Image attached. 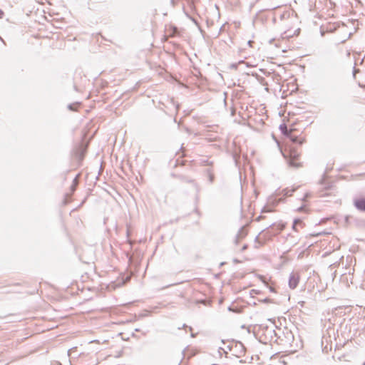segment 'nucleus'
I'll return each mask as SVG.
<instances>
[{
	"label": "nucleus",
	"instance_id": "nucleus-11",
	"mask_svg": "<svg viewBox=\"0 0 365 365\" xmlns=\"http://www.w3.org/2000/svg\"><path fill=\"white\" fill-rule=\"evenodd\" d=\"M240 239L239 237H237V236L236 235L235 236V240H234V242L235 245H238L239 242H240Z\"/></svg>",
	"mask_w": 365,
	"mask_h": 365
},
{
	"label": "nucleus",
	"instance_id": "nucleus-2",
	"mask_svg": "<svg viewBox=\"0 0 365 365\" xmlns=\"http://www.w3.org/2000/svg\"><path fill=\"white\" fill-rule=\"evenodd\" d=\"M299 276L297 272H292L289 277V287L291 289H295L299 283Z\"/></svg>",
	"mask_w": 365,
	"mask_h": 365
},
{
	"label": "nucleus",
	"instance_id": "nucleus-14",
	"mask_svg": "<svg viewBox=\"0 0 365 365\" xmlns=\"http://www.w3.org/2000/svg\"><path fill=\"white\" fill-rule=\"evenodd\" d=\"M73 184H76V185H77V184H78V177H76L74 178Z\"/></svg>",
	"mask_w": 365,
	"mask_h": 365
},
{
	"label": "nucleus",
	"instance_id": "nucleus-3",
	"mask_svg": "<svg viewBox=\"0 0 365 365\" xmlns=\"http://www.w3.org/2000/svg\"><path fill=\"white\" fill-rule=\"evenodd\" d=\"M354 205L359 211L365 212V197L354 199Z\"/></svg>",
	"mask_w": 365,
	"mask_h": 365
},
{
	"label": "nucleus",
	"instance_id": "nucleus-12",
	"mask_svg": "<svg viewBox=\"0 0 365 365\" xmlns=\"http://www.w3.org/2000/svg\"><path fill=\"white\" fill-rule=\"evenodd\" d=\"M267 330L269 331V334H270L271 337H272V334H275V331L273 329H269L268 328H267Z\"/></svg>",
	"mask_w": 365,
	"mask_h": 365
},
{
	"label": "nucleus",
	"instance_id": "nucleus-17",
	"mask_svg": "<svg viewBox=\"0 0 365 365\" xmlns=\"http://www.w3.org/2000/svg\"><path fill=\"white\" fill-rule=\"evenodd\" d=\"M3 16H4V12L1 10H0V19H1L3 17Z\"/></svg>",
	"mask_w": 365,
	"mask_h": 365
},
{
	"label": "nucleus",
	"instance_id": "nucleus-5",
	"mask_svg": "<svg viewBox=\"0 0 365 365\" xmlns=\"http://www.w3.org/2000/svg\"><path fill=\"white\" fill-rule=\"evenodd\" d=\"M288 136L289 137L292 142H293L294 143H298L299 145H302L304 142L303 139H299L297 136L292 135L291 133H289Z\"/></svg>",
	"mask_w": 365,
	"mask_h": 365
},
{
	"label": "nucleus",
	"instance_id": "nucleus-20",
	"mask_svg": "<svg viewBox=\"0 0 365 365\" xmlns=\"http://www.w3.org/2000/svg\"><path fill=\"white\" fill-rule=\"evenodd\" d=\"M303 210V207H299V211H301V210Z\"/></svg>",
	"mask_w": 365,
	"mask_h": 365
},
{
	"label": "nucleus",
	"instance_id": "nucleus-6",
	"mask_svg": "<svg viewBox=\"0 0 365 365\" xmlns=\"http://www.w3.org/2000/svg\"><path fill=\"white\" fill-rule=\"evenodd\" d=\"M247 231L245 230V227H242L237 234L236 235L237 236V237H239L241 240L245 237V236L247 235Z\"/></svg>",
	"mask_w": 365,
	"mask_h": 365
},
{
	"label": "nucleus",
	"instance_id": "nucleus-18",
	"mask_svg": "<svg viewBox=\"0 0 365 365\" xmlns=\"http://www.w3.org/2000/svg\"><path fill=\"white\" fill-rule=\"evenodd\" d=\"M269 301H270V299H267V298L264 299V302H269Z\"/></svg>",
	"mask_w": 365,
	"mask_h": 365
},
{
	"label": "nucleus",
	"instance_id": "nucleus-4",
	"mask_svg": "<svg viewBox=\"0 0 365 365\" xmlns=\"http://www.w3.org/2000/svg\"><path fill=\"white\" fill-rule=\"evenodd\" d=\"M297 226L303 227L304 226V223L300 219H295L293 222L292 229L297 232Z\"/></svg>",
	"mask_w": 365,
	"mask_h": 365
},
{
	"label": "nucleus",
	"instance_id": "nucleus-13",
	"mask_svg": "<svg viewBox=\"0 0 365 365\" xmlns=\"http://www.w3.org/2000/svg\"><path fill=\"white\" fill-rule=\"evenodd\" d=\"M240 348H241V351H240V352H241V353H242V354H244L245 351H244V346H243L242 344H241V343H240Z\"/></svg>",
	"mask_w": 365,
	"mask_h": 365
},
{
	"label": "nucleus",
	"instance_id": "nucleus-16",
	"mask_svg": "<svg viewBox=\"0 0 365 365\" xmlns=\"http://www.w3.org/2000/svg\"><path fill=\"white\" fill-rule=\"evenodd\" d=\"M248 247V245H244L243 247H242V251H245V250H247Z\"/></svg>",
	"mask_w": 365,
	"mask_h": 365
},
{
	"label": "nucleus",
	"instance_id": "nucleus-19",
	"mask_svg": "<svg viewBox=\"0 0 365 365\" xmlns=\"http://www.w3.org/2000/svg\"><path fill=\"white\" fill-rule=\"evenodd\" d=\"M252 43V42L251 41H248V42H247V43H248V44H250V45Z\"/></svg>",
	"mask_w": 365,
	"mask_h": 365
},
{
	"label": "nucleus",
	"instance_id": "nucleus-9",
	"mask_svg": "<svg viewBox=\"0 0 365 365\" xmlns=\"http://www.w3.org/2000/svg\"><path fill=\"white\" fill-rule=\"evenodd\" d=\"M280 129L282 132L286 135H289V133H291L290 131L287 130V126L284 124L280 125Z\"/></svg>",
	"mask_w": 365,
	"mask_h": 365
},
{
	"label": "nucleus",
	"instance_id": "nucleus-21",
	"mask_svg": "<svg viewBox=\"0 0 365 365\" xmlns=\"http://www.w3.org/2000/svg\"><path fill=\"white\" fill-rule=\"evenodd\" d=\"M320 235V234H319V233H318V234L312 235H313V236H318V235Z\"/></svg>",
	"mask_w": 365,
	"mask_h": 365
},
{
	"label": "nucleus",
	"instance_id": "nucleus-15",
	"mask_svg": "<svg viewBox=\"0 0 365 365\" xmlns=\"http://www.w3.org/2000/svg\"><path fill=\"white\" fill-rule=\"evenodd\" d=\"M76 184H73L71 187L72 192H73L76 190Z\"/></svg>",
	"mask_w": 365,
	"mask_h": 365
},
{
	"label": "nucleus",
	"instance_id": "nucleus-10",
	"mask_svg": "<svg viewBox=\"0 0 365 365\" xmlns=\"http://www.w3.org/2000/svg\"><path fill=\"white\" fill-rule=\"evenodd\" d=\"M76 105H77V104H69V105L68 106V108L70 110H73V111H74V110H76Z\"/></svg>",
	"mask_w": 365,
	"mask_h": 365
},
{
	"label": "nucleus",
	"instance_id": "nucleus-22",
	"mask_svg": "<svg viewBox=\"0 0 365 365\" xmlns=\"http://www.w3.org/2000/svg\"><path fill=\"white\" fill-rule=\"evenodd\" d=\"M363 365H365V362L363 364Z\"/></svg>",
	"mask_w": 365,
	"mask_h": 365
},
{
	"label": "nucleus",
	"instance_id": "nucleus-8",
	"mask_svg": "<svg viewBox=\"0 0 365 365\" xmlns=\"http://www.w3.org/2000/svg\"><path fill=\"white\" fill-rule=\"evenodd\" d=\"M295 191V189L293 188L292 190H289V188H286L283 190V193L284 196H291L292 193Z\"/></svg>",
	"mask_w": 365,
	"mask_h": 365
},
{
	"label": "nucleus",
	"instance_id": "nucleus-7",
	"mask_svg": "<svg viewBox=\"0 0 365 365\" xmlns=\"http://www.w3.org/2000/svg\"><path fill=\"white\" fill-rule=\"evenodd\" d=\"M207 174L209 178V181L210 183L213 182L214 181V174L212 173V170L211 169L207 170Z\"/></svg>",
	"mask_w": 365,
	"mask_h": 365
},
{
	"label": "nucleus",
	"instance_id": "nucleus-1",
	"mask_svg": "<svg viewBox=\"0 0 365 365\" xmlns=\"http://www.w3.org/2000/svg\"><path fill=\"white\" fill-rule=\"evenodd\" d=\"M299 156V154L297 153L296 150L292 149L290 150V160L289 161V164L290 166L294 168H299L301 166V164L299 163H297Z\"/></svg>",
	"mask_w": 365,
	"mask_h": 365
}]
</instances>
